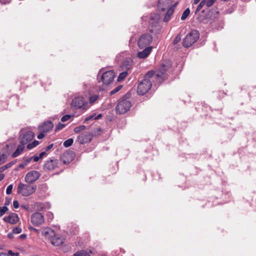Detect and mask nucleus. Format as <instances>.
<instances>
[{
    "instance_id": "nucleus-53",
    "label": "nucleus",
    "mask_w": 256,
    "mask_h": 256,
    "mask_svg": "<svg viewBox=\"0 0 256 256\" xmlns=\"http://www.w3.org/2000/svg\"><path fill=\"white\" fill-rule=\"evenodd\" d=\"M20 238L22 239V240H24V238H26V235L24 234H21L20 236Z\"/></svg>"
},
{
    "instance_id": "nucleus-48",
    "label": "nucleus",
    "mask_w": 256,
    "mask_h": 256,
    "mask_svg": "<svg viewBox=\"0 0 256 256\" xmlns=\"http://www.w3.org/2000/svg\"><path fill=\"white\" fill-rule=\"evenodd\" d=\"M45 155H46V152H42L41 153H40L39 154V158H42V157L44 156H45Z\"/></svg>"
},
{
    "instance_id": "nucleus-16",
    "label": "nucleus",
    "mask_w": 256,
    "mask_h": 256,
    "mask_svg": "<svg viewBox=\"0 0 256 256\" xmlns=\"http://www.w3.org/2000/svg\"><path fill=\"white\" fill-rule=\"evenodd\" d=\"M3 220L6 222L15 224L18 222L19 218L17 214L11 212L8 216H4Z\"/></svg>"
},
{
    "instance_id": "nucleus-5",
    "label": "nucleus",
    "mask_w": 256,
    "mask_h": 256,
    "mask_svg": "<svg viewBox=\"0 0 256 256\" xmlns=\"http://www.w3.org/2000/svg\"><path fill=\"white\" fill-rule=\"evenodd\" d=\"M152 86V82L147 78H144L138 84L137 92L139 95H144L148 92Z\"/></svg>"
},
{
    "instance_id": "nucleus-22",
    "label": "nucleus",
    "mask_w": 256,
    "mask_h": 256,
    "mask_svg": "<svg viewBox=\"0 0 256 256\" xmlns=\"http://www.w3.org/2000/svg\"><path fill=\"white\" fill-rule=\"evenodd\" d=\"M176 4H177V2L174 3L172 6L170 7L168 10L167 12H166V13L164 17V22H166L170 20L171 16H172V15L174 14V8L176 6Z\"/></svg>"
},
{
    "instance_id": "nucleus-13",
    "label": "nucleus",
    "mask_w": 256,
    "mask_h": 256,
    "mask_svg": "<svg viewBox=\"0 0 256 256\" xmlns=\"http://www.w3.org/2000/svg\"><path fill=\"white\" fill-rule=\"evenodd\" d=\"M172 0H158V9L161 12H164L168 9L172 4Z\"/></svg>"
},
{
    "instance_id": "nucleus-54",
    "label": "nucleus",
    "mask_w": 256,
    "mask_h": 256,
    "mask_svg": "<svg viewBox=\"0 0 256 256\" xmlns=\"http://www.w3.org/2000/svg\"><path fill=\"white\" fill-rule=\"evenodd\" d=\"M4 178V175L3 174H0V182Z\"/></svg>"
},
{
    "instance_id": "nucleus-9",
    "label": "nucleus",
    "mask_w": 256,
    "mask_h": 256,
    "mask_svg": "<svg viewBox=\"0 0 256 256\" xmlns=\"http://www.w3.org/2000/svg\"><path fill=\"white\" fill-rule=\"evenodd\" d=\"M40 176L39 172L36 170H32L28 172L24 178L25 182L28 184H32L36 181Z\"/></svg>"
},
{
    "instance_id": "nucleus-51",
    "label": "nucleus",
    "mask_w": 256,
    "mask_h": 256,
    "mask_svg": "<svg viewBox=\"0 0 256 256\" xmlns=\"http://www.w3.org/2000/svg\"><path fill=\"white\" fill-rule=\"evenodd\" d=\"M26 166V163H23L20 165V167L22 168H24Z\"/></svg>"
},
{
    "instance_id": "nucleus-7",
    "label": "nucleus",
    "mask_w": 256,
    "mask_h": 256,
    "mask_svg": "<svg viewBox=\"0 0 256 256\" xmlns=\"http://www.w3.org/2000/svg\"><path fill=\"white\" fill-rule=\"evenodd\" d=\"M152 37L149 34H142L138 40V45L140 48L142 49L148 47L152 42Z\"/></svg>"
},
{
    "instance_id": "nucleus-24",
    "label": "nucleus",
    "mask_w": 256,
    "mask_h": 256,
    "mask_svg": "<svg viewBox=\"0 0 256 256\" xmlns=\"http://www.w3.org/2000/svg\"><path fill=\"white\" fill-rule=\"evenodd\" d=\"M102 114H100L98 116H96V113H94L92 114L86 118L84 120V122H86L90 120H98L100 118H102Z\"/></svg>"
},
{
    "instance_id": "nucleus-21",
    "label": "nucleus",
    "mask_w": 256,
    "mask_h": 256,
    "mask_svg": "<svg viewBox=\"0 0 256 256\" xmlns=\"http://www.w3.org/2000/svg\"><path fill=\"white\" fill-rule=\"evenodd\" d=\"M152 50V46H148L144 48V49L142 52H140L138 53L137 56L138 58H146L151 52Z\"/></svg>"
},
{
    "instance_id": "nucleus-11",
    "label": "nucleus",
    "mask_w": 256,
    "mask_h": 256,
    "mask_svg": "<svg viewBox=\"0 0 256 256\" xmlns=\"http://www.w3.org/2000/svg\"><path fill=\"white\" fill-rule=\"evenodd\" d=\"M44 222V216L40 212L34 213L31 216V222L35 226H40Z\"/></svg>"
},
{
    "instance_id": "nucleus-10",
    "label": "nucleus",
    "mask_w": 256,
    "mask_h": 256,
    "mask_svg": "<svg viewBox=\"0 0 256 256\" xmlns=\"http://www.w3.org/2000/svg\"><path fill=\"white\" fill-rule=\"evenodd\" d=\"M114 76L113 70H108L103 73L101 76V80L104 84L107 86L113 82Z\"/></svg>"
},
{
    "instance_id": "nucleus-34",
    "label": "nucleus",
    "mask_w": 256,
    "mask_h": 256,
    "mask_svg": "<svg viewBox=\"0 0 256 256\" xmlns=\"http://www.w3.org/2000/svg\"><path fill=\"white\" fill-rule=\"evenodd\" d=\"M8 208L6 206H2L0 208V216H2L7 211Z\"/></svg>"
},
{
    "instance_id": "nucleus-4",
    "label": "nucleus",
    "mask_w": 256,
    "mask_h": 256,
    "mask_svg": "<svg viewBox=\"0 0 256 256\" xmlns=\"http://www.w3.org/2000/svg\"><path fill=\"white\" fill-rule=\"evenodd\" d=\"M71 107L75 110L82 109L86 110L89 108L88 104L82 96L74 98L72 101Z\"/></svg>"
},
{
    "instance_id": "nucleus-28",
    "label": "nucleus",
    "mask_w": 256,
    "mask_h": 256,
    "mask_svg": "<svg viewBox=\"0 0 256 256\" xmlns=\"http://www.w3.org/2000/svg\"><path fill=\"white\" fill-rule=\"evenodd\" d=\"M86 128V126H84V125L80 126H79L76 127L74 128V132L78 134L80 132L84 130Z\"/></svg>"
},
{
    "instance_id": "nucleus-12",
    "label": "nucleus",
    "mask_w": 256,
    "mask_h": 256,
    "mask_svg": "<svg viewBox=\"0 0 256 256\" xmlns=\"http://www.w3.org/2000/svg\"><path fill=\"white\" fill-rule=\"evenodd\" d=\"M92 134L89 132H85L78 137V140L80 144L90 142L92 138Z\"/></svg>"
},
{
    "instance_id": "nucleus-2",
    "label": "nucleus",
    "mask_w": 256,
    "mask_h": 256,
    "mask_svg": "<svg viewBox=\"0 0 256 256\" xmlns=\"http://www.w3.org/2000/svg\"><path fill=\"white\" fill-rule=\"evenodd\" d=\"M36 189V185H30L20 182L18 187V193L22 196H27L34 194Z\"/></svg>"
},
{
    "instance_id": "nucleus-50",
    "label": "nucleus",
    "mask_w": 256,
    "mask_h": 256,
    "mask_svg": "<svg viewBox=\"0 0 256 256\" xmlns=\"http://www.w3.org/2000/svg\"><path fill=\"white\" fill-rule=\"evenodd\" d=\"M13 232L12 233V232H10L9 234H8V236L9 238H14V236H13Z\"/></svg>"
},
{
    "instance_id": "nucleus-14",
    "label": "nucleus",
    "mask_w": 256,
    "mask_h": 256,
    "mask_svg": "<svg viewBox=\"0 0 256 256\" xmlns=\"http://www.w3.org/2000/svg\"><path fill=\"white\" fill-rule=\"evenodd\" d=\"M74 158V154L72 151L66 152L63 153L60 157V160L64 164L70 163Z\"/></svg>"
},
{
    "instance_id": "nucleus-35",
    "label": "nucleus",
    "mask_w": 256,
    "mask_h": 256,
    "mask_svg": "<svg viewBox=\"0 0 256 256\" xmlns=\"http://www.w3.org/2000/svg\"><path fill=\"white\" fill-rule=\"evenodd\" d=\"M122 88V86L120 85L118 86L116 88L112 90L110 92V94L112 95L114 94L117 92H118Z\"/></svg>"
},
{
    "instance_id": "nucleus-30",
    "label": "nucleus",
    "mask_w": 256,
    "mask_h": 256,
    "mask_svg": "<svg viewBox=\"0 0 256 256\" xmlns=\"http://www.w3.org/2000/svg\"><path fill=\"white\" fill-rule=\"evenodd\" d=\"M98 98V95H93L90 96L89 98V102L90 104H93L95 102H96Z\"/></svg>"
},
{
    "instance_id": "nucleus-41",
    "label": "nucleus",
    "mask_w": 256,
    "mask_h": 256,
    "mask_svg": "<svg viewBox=\"0 0 256 256\" xmlns=\"http://www.w3.org/2000/svg\"><path fill=\"white\" fill-rule=\"evenodd\" d=\"M32 160H34L35 162H38L40 159H41L40 158H39V155H34L33 156H32Z\"/></svg>"
},
{
    "instance_id": "nucleus-15",
    "label": "nucleus",
    "mask_w": 256,
    "mask_h": 256,
    "mask_svg": "<svg viewBox=\"0 0 256 256\" xmlns=\"http://www.w3.org/2000/svg\"><path fill=\"white\" fill-rule=\"evenodd\" d=\"M58 161L57 159H52L48 160L44 165L46 170L52 171L58 167Z\"/></svg>"
},
{
    "instance_id": "nucleus-52",
    "label": "nucleus",
    "mask_w": 256,
    "mask_h": 256,
    "mask_svg": "<svg viewBox=\"0 0 256 256\" xmlns=\"http://www.w3.org/2000/svg\"><path fill=\"white\" fill-rule=\"evenodd\" d=\"M21 207L26 210H28L29 208L28 206H26V205H22V206H21Z\"/></svg>"
},
{
    "instance_id": "nucleus-43",
    "label": "nucleus",
    "mask_w": 256,
    "mask_h": 256,
    "mask_svg": "<svg viewBox=\"0 0 256 256\" xmlns=\"http://www.w3.org/2000/svg\"><path fill=\"white\" fill-rule=\"evenodd\" d=\"M180 36H176L174 40V44H177L178 42H180Z\"/></svg>"
},
{
    "instance_id": "nucleus-42",
    "label": "nucleus",
    "mask_w": 256,
    "mask_h": 256,
    "mask_svg": "<svg viewBox=\"0 0 256 256\" xmlns=\"http://www.w3.org/2000/svg\"><path fill=\"white\" fill-rule=\"evenodd\" d=\"M13 206L15 208H18L19 207V203L17 200H14L13 202Z\"/></svg>"
},
{
    "instance_id": "nucleus-19",
    "label": "nucleus",
    "mask_w": 256,
    "mask_h": 256,
    "mask_svg": "<svg viewBox=\"0 0 256 256\" xmlns=\"http://www.w3.org/2000/svg\"><path fill=\"white\" fill-rule=\"evenodd\" d=\"M64 242V238L60 236H56L54 234V236H52L51 238L50 242L54 246H59L63 244Z\"/></svg>"
},
{
    "instance_id": "nucleus-3",
    "label": "nucleus",
    "mask_w": 256,
    "mask_h": 256,
    "mask_svg": "<svg viewBox=\"0 0 256 256\" xmlns=\"http://www.w3.org/2000/svg\"><path fill=\"white\" fill-rule=\"evenodd\" d=\"M200 34L198 30H193L189 32L183 40V46L188 48L195 43L199 38Z\"/></svg>"
},
{
    "instance_id": "nucleus-33",
    "label": "nucleus",
    "mask_w": 256,
    "mask_h": 256,
    "mask_svg": "<svg viewBox=\"0 0 256 256\" xmlns=\"http://www.w3.org/2000/svg\"><path fill=\"white\" fill-rule=\"evenodd\" d=\"M0 256H17V255L16 253L12 252V250H9L8 254H0Z\"/></svg>"
},
{
    "instance_id": "nucleus-20",
    "label": "nucleus",
    "mask_w": 256,
    "mask_h": 256,
    "mask_svg": "<svg viewBox=\"0 0 256 256\" xmlns=\"http://www.w3.org/2000/svg\"><path fill=\"white\" fill-rule=\"evenodd\" d=\"M55 232L54 230L49 228H46L43 229L42 231V234L50 241L52 236H54Z\"/></svg>"
},
{
    "instance_id": "nucleus-37",
    "label": "nucleus",
    "mask_w": 256,
    "mask_h": 256,
    "mask_svg": "<svg viewBox=\"0 0 256 256\" xmlns=\"http://www.w3.org/2000/svg\"><path fill=\"white\" fill-rule=\"evenodd\" d=\"M22 232V230L20 227H16V228H14L12 230L13 233L16 234H20Z\"/></svg>"
},
{
    "instance_id": "nucleus-17",
    "label": "nucleus",
    "mask_w": 256,
    "mask_h": 256,
    "mask_svg": "<svg viewBox=\"0 0 256 256\" xmlns=\"http://www.w3.org/2000/svg\"><path fill=\"white\" fill-rule=\"evenodd\" d=\"M54 127V124L51 121L44 122L42 124L38 127V130L40 132H48L50 130Z\"/></svg>"
},
{
    "instance_id": "nucleus-56",
    "label": "nucleus",
    "mask_w": 256,
    "mask_h": 256,
    "mask_svg": "<svg viewBox=\"0 0 256 256\" xmlns=\"http://www.w3.org/2000/svg\"><path fill=\"white\" fill-rule=\"evenodd\" d=\"M48 216H49L50 217H51V216H52V218H53V214H52V213H51V212H49V213L48 214Z\"/></svg>"
},
{
    "instance_id": "nucleus-49",
    "label": "nucleus",
    "mask_w": 256,
    "mask_h": 256,
    "mask_svg": "<svg viewBox=\"0 0 256 256\" xmlns=\"http://www.w3.org/2000/svg\"><path fill=\"white\" fill-rule=\"evenodd\" d=\"M10 0H0L2 4H6L10 2Z\"/></svg>"
},
{
    "instance_id": "nucleus-26",
    "label": "nucleus",
    "mask_w": 256,
    "mask_h": 256,
    "mask_svg": "<svg viewBox=\"0 0 256 256\" xmlns=\"http://www.w3.org/2000/svg\"><path fill=\"white\" fill-rule=\"evenodd\" d=\"M190 10L189 8H186L182 13V16H181L182 20H184L188 17V16L190 14Z\"/></svg>"
},
{
    "instance_id": "nucleus-1",
    "label": "nucleus",
    "mask_w": 256,
    "mask_h": 256,
    "mask_svg": "<svg viewBox=\"0 0 256 256\" xmlns=\"http://www.w3.org/2000/svg\"><path fill=\"white\" fill-rule=\"evenodd\" d=\"M34 137V133L30 128H24L20 132L19 140L20 144L27 145V148L30 150L36 147L39 144L38 140H34L32 142L30 143Z\"/></svg>"
},
{
    "instance_id": "nucleus-32",
    "label": "nucleus",
    "mask_w": 256,
    "mask_h": 256,
    "mask_svg": "<svg viewBox=\"0 0 256 256\" xmlns=\"http://www.w3.org/2000/svg\"><path fill=\"white\" fill-rule=\"evenodd\" d=\"M154 74L156 75V74L154 71H150L146 74L145 75L144 78H147L149 80L150 78L153 76Z\"/></svg>"
},
{
    "instance_id": "nucleus-39",
    "label": "nucleus",
    "mask_w": 256,
    "mask_h": 256,
    "mask_svg": "<svg viewBox=\"0 0 256 256\" xmlns=\"http://www.w3.org/2000/svg\"><path fill=\"white\" fill-rule=\"evenodd\" d=\"M70 118H71V116L70 115V114H66V115L63 116L61 118V121L62 122H65L69 120Z\"/></svg>"
},
{
    "instance_id": "nucleus-38",
    "label": "nucleus",
    "mask_w": 256,
    "mask_h": 256,
    "mask_svg": "<svg viewBox=\"0 0 256 256\" xmlns=\"http://www.w3.org/2000/svg\"><path fill=\"white\" fill-rule=\"evenodd\" d=\"M204 5H206L205 2L204 1V0H202L198 6L196 10V12H198L199 10H200Z\"/></svg>"
},
{
    "instance_id": "nucleus-55",
    "label": "nucleus",
    "mask_w": 256,
    "mask_h": 256,
    "mask_svg": "<svg viewBox=\"0 0 256 256\" xmlns=\"http://www.w3.org/2000/svg\"><path fill=\"white\" fill-rule=\"evenodd\" d=\"M200 0H194V4H198Z\"/></svg>"
},
{
    "instance_id": "nucleus-29",
    "label": "nucleus",
    "mask_w": 256,
    "mask_h": 256,
    "mask_svg": "<svg viewBox=\"0 0 256 256\" xmlns=\"http://www.w3.org/2000/svg\"><path fill=\"white\" fill-rule=\"evenodd\" d=\"M127 74L128 72H121L118 78V81L120 82L122 80H123L126 77Z\"/></svg>"
},
{
    "instance_id": "nucleus-44",
    "label": "nucleus",
    "mask_w": 256,
    "mask_h": 256,
    "mask_svg": "<svg viewBox=\"0 0 256 256\" xmlns=\"http://www.w3.org/2000/svg\"><path fill=\"white\" fill-rule=\"evenodd\" d=\"M44 132H40V133L38 134V139H42V138H44Z\"/></svg>"
},
{
    "instance_id": "nucleus-31",
    "label": "nucleus",
    "mask_w": 256,
    "mask_h": 256,
    "mask_svg": "<svg viewBox=\"0 0 256 256\" xmlns=\"http://www.w3.org/2000/svg\"><path fill=\"white\" fill-rule=\"evenodd\" d=\"M204 1L207 7H210L213 5L216 0H204Z\"/></svg>"
},
{
    "instance_id": "nucleus-23",
    "label": "nucleus",
    "mask_w": 256,
    "mask_h": 256,
    "mask_svg": "<svg viewBox=\"0 0 256 256\" xmlns=\"http://www.w3.org/2000/svg\"><path fill=\"white\" fill-rule=\"evenodd\" d=\"M24 148L25 146L20 143V144L18 146L16 150L12 154V158H16L20 156L24 150Z\"/></svg>"
},
{
    "instance_id": "nucleus-47",
    "label": "nucleus",
    "mask_w": 256,
    "mask_h": 256,
    "mask_svg": "<svg viewBox=\"0 0 256 256\" xmlns=\"http://www.w3.org/2000/svg\"><path fill=\"white\" fill-rule=\"evenodd\" d=\"M32 160V157L30 158H26V160H24V163H26V165L30 163V161Z\"/></svg>"
},
{
    "instance_id": "nucleus-36",
    "label": "nucleus",
    "mask_w": 256,
    "mask_h": 256,
    "mask_svg": "<svg viewBox=\"0 0 256 256\" xmlns=\"http://www.w3.org/2000/svg\"><path fill=\"white\" fill-rule=\"evenodd\" d=\"M13 188V185L12 184H10L6 188V193L7 194H10L12 192V190Z\"/></svg>"
},
{
    "instance_id": "nucleus-6",
    "label": "nucleus",
    "mask_w": 256,
    "mask_h": 256,
    "mask_svg": "<svg viewBox=\"0 0 256 256\" xmlns=\"http://www.w3.org/2000/svg\"><path fill=\"white\" fill-rule=\"evenodd\" d=\"M131 107V102L130 100L122 98L120 100L116 106V111L118 114H124Z\"/></svg>"
},
{
    "instance_id": "nucleus-8",
    "label": "nucleus",
    "mask_w": 256,
    "mask_h": 256,
    "mask_svg": "<svg viewBox=\"0 0 256 256\" xmlns=\"http://www.w3.org/2000/svg\"><path fill=\"white\" fill-rule=\"evenodd\" d=\"M171 66L172 62L170 60H166L162 63L158 70L156 73V76L163 80L166 77V72L170 68Z\"/></svg>"
},
{
    "instance_id": "nucleus-46",
    "label": "nucleus",
    "mask_w": 256,
    "mask_h": 256,
    "mask_svg": "<svg viewBox=\"0 0 256 256\" xmlns=\"http://www.w3.org/2000/svg\"><path fill=\"white\" fill-rule=\"evenodd\" d=\"M8 168V165L4 166L0 168V172H2Z\"/></svg>"
},
{
    "instance_id": "nucleus-40",
    "label": "nucleus",
    "mask_w": 256,
    "mask_h": 256,
    "mask_svg": "<svg viewBox=\"0 0 256 256\" xmlns=\"http://www.w3.org/2000/svg\"><path fill=\"white\" fill-rule=\"evenodd\" d=\"M65 125L59 122L56 126V130H59L62 129L64 127Z\"/></svg>"
},
{
    "instance_id": "nucleus-25",
    "label": "nucleus",
    "mask_w": 256,
    "mask_h": 256,
    "mask_svg": "<svg viewBox=\"0 0 256 256\" xmlns=\"http://www.w3.org/2000/svg\"><path fill=\"white\" fill-rule=\"evenodd\" d=\"M92 251L90 250H89V252H86L82 251V252H77L75 253L74 256H90V254L92 253Z\"/></svg>"
},
{
    "instance_id": "nucleus-18",
    "label": "nucleus",
    "mask_w": 256,
    "mask_h": 256,
    "mask_svg": "<svg viewBox=\"0 0 256 256\" xmlns=\"http://www.w3.org/2000/svg\"><path fill=\"white\" fill-rule=\"evenodd\" d=\"M160 20V16L158 14H152L150 17L149 23L152 27H156Z\"/></svg>"
},
{
    "instance_id": "nucleus-45",
    "label": "nucleus",
    "mask_w": 256,
    "mask_h": 256,
    "mask_svg": "<svg viewBox=\"0 0 256 256\" xmlns=\"http://www.w3.org/2000/svg\"><path fill=\"white\" fill-rule=\"evenodd\" d=\"M53 146H54L53 144H50L48 146L46 147V151L50 150L53 147Z\"/></svg>"
},
{
    "instance_id": "nucleus-27",
    "label": "nucleus",
    "mask_w": 256,
    "mask_h": 256,
    "mask_svg": "<svg viewBox=\"0 0 256 256\" xmlns=\"http://www.w3.org/2000/svg\"><path fill=\"white\" fill-rule=\"evenodd\" d=\"M73 142L74 140L72 138H69L64 142V146L65 148H68L72 145Z\"/></svg>"
}]
</instances>
